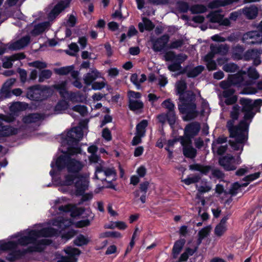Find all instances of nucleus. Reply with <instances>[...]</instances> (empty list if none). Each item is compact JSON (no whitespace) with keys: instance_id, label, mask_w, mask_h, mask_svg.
<instances>
[{"instance_id":"nucleus-1","label":"nucleus","mask_w":262,"mask_h":262,"mask_svg":"<svg viewBox=\"0 0 262 262\" xmlns=\"http://www.w3.org/2000/svg\"><path fill=\"white\" fill-rule=\"evenodd\" d=\"M181 103L178 104L179 110L185 115L184 121H190L197 117L199 112L196 110V96L192 91H187L184 95L179 97Z\"/></svg>"},{"instance_id":"nucleus-2","label":"nucleus","mask_w":262,"mask_h":262,"mask_svg":"<svg viewBox=\"0 0 262 262\" xmlns=\"http://www.w3.org/2000/svg\"><path fill=\"white\" fill-rule=\"evenodd\" d=\"M59 233L58 229L53 227H46L40 230L31 229L28 231L27 235L20 237L17 242L18 245L25 246L29 244L35 243L38 238L57 237Z\"/></svg>"},{"instance_id":"nucleus-3","label":"nucleus","mask_w":262,"mask_h":262,"mask_svg":"<svg viewBox=\"0 0 262 262\" xmlns=\"http://www.w3.org/2000/svg\"><path fill=\"white\" fill-rule=\"evenodd\" d=\"M51 96L50 89L47 86L42 88L40 84L28 87L26 95V97L30 100L37 102L46 100Z\"/></svg>"},{"instance_id":"nucleus-4","label":"nucleus","mask_w":262,"mask_h":262,"mask_svg":"<svg viewBox=\"0 0 262 262\" xmlns=\"http://www.w3.org/2000/svg\"><path fill=\"white\" fill-rule=\"evenodd\" d=\"M166 61H172L173 63L168 66L167 68L170 72H177L181 68V64L187 58V56L183 53L176 54L174 51H169L164 55Z\"/></svg>"},{"instance_id":"nucleus-5","label":"nucleus","mask_w":262,"mask_h":262,"mask_svg":"<svg viewBox=\"0 0 262 262\" xmlns=\"http://www.w3.org/2000/svg\"><path fill=\"white\" fill-rule=\"evenodd\" d=\"M242 41L247 45H260L262 43V33L258 30L247 32L243 35Z\"/></svg>"},{"instance_id":"nucleus-6","label":"nucleus","mask_w":262,"mask_h":262,"mask_svg":"<svg viewBox=\"0 0 262 262\" xmlns=\"http://www.w3.org/2000/svg\"><path fill=\"white\" fill-rule=\"evenodd\" d=\"M170 36L167 34H164L157 38L152 39L151 41L152 50L156 52L167 50L168 42Z\"/></svg>"},{"instance_id":"nucleus-7","label":"nucleus","mask_w":262,"mask_h":262,"mask_svg":"<svg viewBox=\"0 0 262 262\" xmlns=\"http://www.w3.org/2000/svg\"><path fill=\"white\" fill-rule=\"evenodd\" d=\"M54 88L59 93L60 97L63 99H68L72 102L76 101L77 95L76 93L69 92L66 88V82H62L60 83L55 84Z\"/></svg>"},{"instance_id":"nucleus-8","label":"nucleus","mask_w":262,"mask_h":262,"mask_svg":"<svg viewBox=\"0 0 262 262\" xmlns=\"http://www.w3.org/2000/svg\"><path fill=\"white\" fill-rule=\"evenodd\" d=\"M83 135V132L81 129L74 127L67 132L63 139L66 141H68L70 144H79Z\"/></svg>"},{"instance_id":"nucleus-9","label":"nucleus","mask_w":262,"mask_h":262,"mask_svg":"<svg viewBox=\"0 0 262 262\" xmlns=\"http://www.w3.org/2000/svg\"><path fill=\"white\" fill-rule=\"evenodd\" d=\"M201 129V125L199 122L194 121L186 125L184 133L186 138L190 141V138H193L197 136Z\"/></svg>"},{"instance_id":"nucleus-10","label":"nucleus","mask_w":262,"mask_h":262,"mask_svg":"<svg viewBox=\"0 0 262 262\" xmlns=\"http://www.w3.org/2000/svg\"><path fill=\"white\" fill-rule=\"evenodd\" d=\"M71 157L67 154L60 155L57 158L55 163L52 162L51 167L54 168L55 167L58 171H61L65 168H67L68 164L70 160Z\"/></svg>"},{"instance_id":"nucleus-11","label":"nucleus","mask_w":262,"mask_h":262,"mask_svg":"<svg viewBox=\"0 0 262 262\" xmlns=\"http://www.w3.org/2000/svg\"><path fill=\"white\" fill-rule=\"evenodd\" d=\"M89 182L86 180L85 177L83 175L80 174L74 183L75 187V193L77 196H80L88 188Z\"/></svg>"},{"instance_id":"nucleus-12","label":"nucleus","mask_w":262,"mask_h":262,"mask_svg":"<svg viewBox=\"0 0 262 262\" xmlns=\"http://www.w3.org/2000/svg\"><path fill=\"white\" fill-rule=\"evenodd\" d=\"M234 160V157L228 155L220 157L219 159V164L225 171H232L236 169V166L232 164L231 162Z\"/></svg>"},{"instance_id":"nucleus-13","label":"nucleus","mask_w":262,"mask_h":262,"mask_svg":"<svg viewBox=\"0 0 262 262\" xmlns=\"http://www.w3.org/2000/svg\"><path fill=\"white\" fill-rule=\"evenodd\" d=\"M235 120H229L227 122V127L230 133V137H236L238 136L237 140L239 142L242 141L243 139L244 132H239L240 127L237 125H234Z\"/></svg>"},{"instance_id":"nucleus-14","label":"nucleus","mask_w":262,"mask_h":262,"mask_svg":"<svg viewBox=\"0 0 262 262\" xmlns=\"http://www.w3.org/2000/svg\"><path fill=\"white\" fill-rule=\"evenodd\" d=\"M101 173H103V176L105 177H110L112 175L116 176V171L114 167L106 168L99 165L96 167L94 178L97 180H101L102 181L106 180L105 178L100 179L98 177V174Z\"/></svg>"},{"instance_id":"nucleus-15","label":"nucleus","mask_w":262,"mask_h":262,"mask_svg":"<svg viewBox=\"0 0 262 262\" xmlns=\"http://www.w3.org/2000/svg\"><path fill=\"white\" fill-rule=\"evenodd\" d=\"M69 6L63 0L59 1L52 8L48 14L50 20L55 19L58 15Z\"/></svg>"},{"instance_id":"nucleus-16","label":"nucleus","mask_w":262,"mask_h":262,"mask_svg":"<svg viewBox=\"0 0 262 262\" xmlns=\"http://www.w3.org/2000/svg\"><path fill=\"white\" fill-rule=\"evenodd\" d=\"M83 167V164L81 162L71 157L67 169L69 173L80 174L79 172L82 170Z\"/></svg>"},{"instance_id":"nucleus-17","label":"nucleus","mask_w":262,"mask_h":262,"mask_svg":"<svg viewBox=\"0 0 262 262\" xmlns=\"http://www.w3.org/2000/svg\"><path fill=\"white\" fill-rule=\"evenodd\" d=\"M30 42V37L26 35L12 43L9 47L10 50H17L22 49L27 46Z\"/></svg>"},{"instance_id":"nucleus-18","label":"nucleus","mask_w":262,"mask_h":262,"mask_svg":"<svg viewBox=\"0 0 262 262\" xmlns=\"http://www.w3.org/2000/svg\"><path fill=\"white\" fill-rule=\"evenodd\" d=\"M242 14H243L246 18L252 20L257 16L258 10L255 5H251L249 7H245L241 9Z\"/></svg>"},{"instance_id":"nucleus-19","label":"nucleus","mask_w":262,"mask_h":262,"mask_svg":"<svg viewBox=\"0 0 262 262\" xmlns=\"http://www.w3.org/2000/svg\"><path fill=\"white\" fill-rule=\"evenodd\" d=\"M68 145L67 150H62L61 152L63 154H67L72 158V156L77 155L78 154H82V149L81 146H79V144H70L68 141H66Z\"/></svg>"},{"instance_id":"nucleus-20","label":"nucleus","mask_w":262,"mask_h":262,"mask_svg":"<svg viewBox=\"0 0 262 262\" xmlns=\"http://www.w3.org/2000/svg\"><path fill=\"white\" fill-rule=\"evenodd\" d=\"M144 106V103L141 100L128 99V106L129 109L136 114L141 113Z\"/></svg>"},{"instance_id":"nucleus-21","label":"nucleus","mask_w":262,"mask_h":262,"mask_svg":"<svg viewBox=\"0 0 262 262\" xmlns=\"http://www.w3.org/2000/svg\"><path fill=\"white\" fill-rule=\"evenodd\" d=\"M246 75V72L240 70L236 74L229 75L228 80H230L233 85H241L244 82V76Z\"/></svg>"},{"instance_id":"nucleus-22","label":"nucleus","mask_w":262,"mask_h":262,"mask_svg":"<svg viewBox=\"0 0 262 262\" xmlns=\"http://www.w3.org/2000/svg\"><path fill=\"white\" fill-rule=\"evenodd\" d=\"M239 0H213L208 4V7L210 9H215L221 7H225L231 5L234 3H237Z\"/></svg>"},{"instance_id":"nucleus-23","label":"nucleus","mask_w":262,"mask_h":262,"mask_svg":"<svg viewBox=\"0 0 262 262\" xmlns=\"http://www.w3.org/2000/svg\"><path fill=\"white\" fill-rule=\"evenodd\" d=\"M15 81L16 80L14 78H10L4 82L0 91V100L3 99L2 96V94L5 95V98H8L10 97V92L9 89L14 84Z\"/></svg>"},{"instance_id":"nucleus-24","label":"nucleus","mask_w":262,"mask_h":262,"mask_svg":"<svg viewBox=\"0 0 262 262\" xmlns=\"http://www.w3.org/2000/svg\"><path fill=\"white\" fill-rule=\"evenodd\" d=\"M17 128L10 125H3L0 128V138L8 137L12 135H15L18 133Z\"/></svg>"},{"instance_id":"nucleus-25","label":"nucleus","mask_w":262,"mask_h":262,"mask_svg":"<svg viewBox=\"0 0 262 262\" xmlns=\"http://www.w3.org/2000/svg\"><path fill=\"white\" fill-rule=\"evenodd\" d=\"M189 168L191 170L198 171L203 175H207L211 170V166L210 165H204L199 163L190 165Z\"/></svg>"},{"instance_id":"nucleus-26","label":"nucleus","mask_w":262,"mask_h":262,"mask_svg":"<svg viewBox=\"0 0 262 262\" xmlns=\"http://www.w3.org/2000/svg\"><path fill=\"white\" fill-rule=\"evenodd\" d=\"M100 73L96 70H93L90 72L86 73L83 80L85 84L90 85L92 82L99 76Z\"/></svg>"},{"instance_id":"nucleus-27","label":"nucleus","mask_w":262,"mask_h":262,"mask_svg":"<svg viewBox=\"0 0 262 262\" xmlns=\"http://www.w3.org/2000/svg\"><path fill=\"white\" fill-rule=\"evenodd\" d=\"M25 255V252L20 250H13L8 253L6 256V259L9 262H14L16 260L20 259Z\"/></svg>"},{"instance_id":"nucleus-28","label":"nucleus","mask_w":262,"mask_h":262,"mask_svg":"<svg viewBox=\"0 0 262 262\" xmlns=\"http://www.w3.org/2000/svg\"><path fill=\"white\" fill-rule=\"evenodd\" d=\"M43 119V116L39 113H32L24 117L23 120L25 123H36Z\"/></svg>"},{"instance_id":"nucleus-29","label":"nucleus","mask_w":262,"mask_h":262,"mask_svg":"<svg viewBox=\"0 0 262 262\" xmlns=\"http://www.w3.org/2000/svg\"><path fill=\"white\" fill-rule=\"evenodd\" d=\"M222 12L221 10L212 11L207 15V17L209 18L211 23L219 24L222 20V18L224 17V15L221 14Z\"/></svg>"},{"instance_id":"nucleus-30","label":"nucleus","mask_w":262,"mask_h":262,"mask_svg":"<svg viewBox=\"0 0 262 262\" xmlns=\"http://www.w3.org/2000/svg\"><path fill=\"white\" fill-rule=\"evenodd\" d=\"M185 239L183 238L177 241L174 243L172 250L173 258H176L178 255L180 254L185 244Z\"/></svg>"},{"instance_id":"nucleus-31","label":"nucleus","mask_w":262,"mask_h":262,"mask_svg":"<svg viewBox=\"0 0 262 262\" xmlns=\"http://www.w3.org/2000/svg\"><path fill=\"white\" fill-rule=\"evenodd\" d=\"M69 107V103L63 98L57 102L54 108V111L56 114H61L62 111L67 110Z\"/></svg>"},{"instance_id":"nucleus-32","label":"nucleus","mask_w":262,"mask_h":262,"mask_svg":"<svg viewBox=\"0 0 262 262\" xmlns=\"http://www.w3.org/2000/svg\"><path fill=\"white\" fill-rule=\"evenodd\" d=\"M18 246L17 241L0 242V250L1 251L13 250Z\"/></svg>"},{"instance_id":"nucleus-33","label":"nucleus","mask_w":262,"mask_h":262,"mask_svg":"<svg viewBox=\"0 0 262 262\" xmlns=\"http://www.w3.org/2000/svg\"><path fill=\"white\" fill-rule=\"evenodd\" d=\"M239 102V104L242 106L241 110L242 112L253 111V105H252V100L251 99L241 98Z\"/></svg>"},{"instance_id":"nucleus-34","label":"nucleus","mask_w":262,"mask_h":262,"mask_svg":"<svg viewBox=\"0 0 262 262\" xmlns=\"http://www.w3.org/2000/svg\"><path fill=\"white\" fill-rule=\"evenodd\" d=\"M183 154L186 158L193 159L196 156L197 150L193 147L192 145H189V146L183 147Z\"/></svg>"},{"instance_id":"nucleus-35","label":"nucleus","mask_w":262,"mask_h":262,"mask_svg":"<svg viewBox=\"0 0 262 262\" xmlns=\"http://www.w3.org/2000/svg\"><path fill=\"white\" fill-rule=\"evenodd\" d=\"M148 123L147 120H142L136 125V134L140 136H144L146 132V128Z\"/></svg>"},{"instance_id":"nucleus-36","label":"nucleus","mask_w":262,"mask_h":262,"mask_svg":"<svg viewBox=\"0 0 262 262\" xmlns=\"http://www.w3.org/2000/svg\"><path fill=\"white\" fill-rule=\"evenodd\" d=\"M80 174H77L74 173H69L64 176V180L63 182V184L65 186H71L77 179Z\"/></svg>"},{"instance_id":"nucleus-37","label":"nucleus","mask_w":262,"mask_h":262,"mask_svg":"<svg viewBox=\"0 0 262 262\" xmlns=\"http://www.w3.org/2000/svg\"><path fill=\"white\" fill-rule=\"evenodd\" d=\"M204 70L203 66H198L192 69L189 68L187 72V77L188 78H195L200 74Z\"/></svg>"},{"instance_id":"nucleus-38","label":"nucleus","mask_w":262,"mask_h":262,"mask_svg":"<svg viewBox=\"0 0 262 262\" xmlns=\"http://www.w3.org/2000/svg\"><path fill=\"white\" fill-rule=\"evenodd\" d=\"M90 241V240L88 237L80 234L74 240V244L77 246L81 247L88 245Z\"/></svg>"},{"instance_id":"nucleus-39","label":"nucleus","mask_w":262,"mask_h":262,"mask_svg":"<svg viewBox=\"0 0 262 262\" xmlns=\"http://www.w3.org/2000/svg\"><path fill=\"white\" fill-rule=\"evenodd\" d=\"M243 139H242V141L239 142L237 140V139L238 138V136L236 137H231L232 138L235 139V141L229 140V144L231 146V147L236 151H237L239 149V144H243L245 141H246L248 139V136L245 135L244 133H243Z\"/></svg>"},{"instance_id":"nucleus-40","label":"nucleus","mask_w":262,"mask_h":262,"mask_svg":"<svg viewBox=\"0 0 262 262\" xmlns=\"http://www.w3.org/2000/svg\"><path fill=\"white\" fill-rule=\"evenodd\" d=\"M187 88V84L185 81H179L176 84L177 94L178 95L179 97L182 96L186 92Z\"/></svg>"},{"instance_id":"nucleus-41","label":"nucleus","mask_w":262,"mask_h":262,"mask_svg":"<svg viewBox=\"0 0 262 262\" xmlns=\"http://www.w3.org/2000/svg\"><path fill=\"white\" fill-rule=\"evenodd\" d=\"M258 54H260V52L257 50H248L244 54V60L246 61L253 60Z\"/></svg>"},{"instance_id":"nucleus-42","label":"nucleus","mask_w":262,"mask_h":262,"mask_svg":"<svg viewBox=\"0 0 262 262\" xmlns=\"http://www.w3.org/2000/svg\"><path fill=\"white\" fill-rule=\"evenodd\" d=\"M192 14L203 13L207 11V8L203 5L195 4L190 8Z\"/></svg>"},{"instance_id":"nucleus-43","label":"nucleus","mask_w":262,"mask_h":262,"mask_svg":"<svg viewBox=\"0 0 262 262\" xmlns=\"http://www.w3.org/2000/svg\"><path fill=\"white\" fill-rule=\"evenodd\" d=\"M257 90H262V80L257 82V88L253 87L245 88L244 89V94H255L257 92Z\"/></svg>"},{"instance_id":"nucleus-44","label":"nucleus","mask_w":262,"mask_h":262,"mask_svg":"<svg viewBox=\"0 0 262 262\" xmlns=\"http://www.w3.org/2000/svg\"><path fill=\"white\" fill-rule=\"evenodd\" d=\"M74 69V66L63 67L55 70V73L59 75H67L70 73Z\"/></svg>"},{"instance_id":"nucleus-45","label":"nucleus","mask_w":262,"mask_h":262,"mask_svg":"<svg viewBox=\"0 0 262 262\" xmlns=\"http://www.w3.org/2000/svg\"><path fill=\"white\" fill-rule=\"evenodd\" d=\"M47 26V23H39L35 26L32 32L35 35H39L45 31Z\"/></svg>"},{"instance_id":"nucleus-46","label":"nucleus","mask_w":262,"mask_h":262,"mask_svg":"<svg viewBox=\"0 0 262 262\" xmlns=\"http://www.w3.org/2000/svg\"><path fill=\"white\" fill-rule=\"evenodd\" d=\"M52 74V72L50 70H42L39 74L38 82H42L45 79H49Z\"/></svg>"},{"instance_id":"nucleus-47","label":"nucleus","mask_w":262,"mask_h":262,"mask_svg":"<svg viewBox=\"0 0 262 262\" xmlns=\"http://www.w3.org/2000/svg\"><path fill=\"white\" fill-rule=\"evenodd\" d=\"M223 69L226 72H235L239 71V67L236 64L233 62L225 64L223 66Z\"/></svg>"},{"instance_id":"nucleus-48","label":"nucleus","mask_w":262,"mask_h":262,"mask_svg":"<svg viewBox=\"0 0 262 262\" xmlns=\"http://www.w3.org/2000/svg\"><path fill=\"white\" fill-rule=\"evenodd\" d=\"M64 251L66 254L71 257H74L75 256H78L81 253V251L79 249L72 248L71 247H68L64 250Z\"/></svg>"},{"instance_id":"nucleus-49","label":"nucleus","mask_w":262,"mask_h":262,"mask_svg":"<svg viewBox=\"0 0 262 262\" xmlns=\"http://www.w3.org/2000/svg\"><path fill=\"white\" fill-rule=\"evenodd\" d=\"M201 177L199 174H195L191 177H187L183 180V182L187 185H189L191 184L196 183L200 181Z\"/></svg>"},{"instance_id":"nucleus-50","label":"nucleus","mask_w":262,"mask_h":262,"mask_svg":"<svg viewBox=\"0 0 262 262\" xmlns=\"http://www.w3.org/2000/svg\"><path fill=\"white\" fill-rule=\"evenodd\" d=\"M247 74L249 78L253 80H256L259 77V75L256 69L252 67L248 69Z\"/></svg>"},{"instance_id":"nucleus-51","label":"nucleus","mask_w":262,"mask_h":262,"mask_svg":"<svg viewBox=\"0 0 262 262\" xmlns=\"http://www.w3.org/2000/svg\"><path fill=\"white\" fill-rule=\"evenodd\" d=\"M167 115V121L171 128L173 127L176 121V115L174 111L167 112L166 113Z\"/></svg>"},{"instance_id":"nucleus-52","label":"nucleus","mask_w":262,"mask_h":262,"mask_svg":"<svg viewBox=\"0 0 262 262\" xmlns=\"http://www.w3.org/2000/svg\"><path fill=\"white\" fill-rule=\"evenodd\" d=\"M72 110L79 113L82 116H84L88 113V108L84 105H76L72 107Z\"/></svg>"},{"instance_id":"nucleus-53","label":"nucleus","mask_w":262,"mask_h":262,"mask_svg":"<svg viewBox=\"0 0 262 262\" xmlns=\"http://www.w3.org/2000/svg\"><path fill=\"white\" fill-rule=\"evenodd\" d=\"M184 44V41L183 39H179L171 42L169 44H168V49H177L179 48H181Z\"/></svg>"},{"instance_id":"nucleus-54","label":"nucleus","mask_w":262,"mask_h":262,"mask_svg":"<svg viewBox=\"0 0 262 262\" xmlns=\"http://www.w3.org/2000/svg\"><path fill=\"white\" fill-rule=\"evenodd\" d=\"M227 138L224 136H219L217 139L213 141L212 145H211V149L212 152H214L215 151V147L216 144H223L227 142Z\"/></svg>"},{"instance_id":"nucleus-55","label":"nucleus","mask_w":262,"mask_h":262,"mask_svg":"<svg viewBox=\"0 0 262 262\" xmlns=\"http://www.w3.org/2000/svg\"><path fill=\"white\" fill-rule=\"evenodd\" d=\"M101 237L121 238L122 237V234L120 232L118 231H106L101 234Z\"/></svg>"},{"instance_id":"nucleus-56","label":"nucleus","mask_w":262,"mask_h":262,"mask_svg":"<svg viewBox=\"0 0 262 262\" xmlns=\"http://www.w3.org/2000/svg\"><path fill=\"white\" fill-rule=\"evenodd\" d=\"M226 226L217 224L214 229V233L217 236H221L226 232Z\"/></svg>"},{"instance_id":"nucleus-57","label":"nucleus","mask_w":262,"mask_h":262,"mask_svg":"<svg viewBox=\"0 0 262 262\" xmlns=\"http://www.w3.org/2000/svg\"><path fill=\"white\" fill-rule=\"evenodd\" d=\"M142 21L145 25L146 30L150 31L154 29L155 26L149 18L147 17H143L142 18Z\"/></svg>"},{"instance_id":"nucleus-58","label":"nucleus","mask_w":262,"mask_h":262,"mask_svg":"<svg viewBox=\"0 0 262 262\" xmlns=\"http://www.w3.org/2000/svg\"><path fill=\"white\" fill-rule=\"evenodd\" d=\"M210 230L211 227L210 226H206L199 231L198 236H200L203 238H205L209 234Z\"/></svg>"},{"instance_id":"nucleus-59","label":"nucleus","mask_w":262,"mask_h":262,"mask_svg":"<svg viewBox=\"0 0 262 262\" xmlns=\"http://www.w3.org/2000/svg\"><path fill=\"white\" fill-rule=\"evenodd\" d=\"M260 175V172H255L252 174H249L245 176L243 179V181L250 182L254 180H255L259 178Z\"/></svg>"},{"instance_id":"nucleus-60","label":"nucleus","mask_w":262,"mask_h":262,"mask_svg":"<svg viewBox=\"0 0 262 262\" xmlns=\"http://www.w3.org/2000/svg\"><path fill=\"white\" fill-rule=\"evenodd\" d=\"M178 8L179 10L182 13H186L189 9L190 10L188 4L185 2H179Z\"/></svg>"},{"instance_id":"nucleus-61","label":"nucleus","mask_w":262,"mask_h":262,"mask_svg":"<svg viewBox=\"0 0 262 262\" xmlns=\"http://www.w3.org/2000/svg\"><path fill=\"white\" fill-rule=\"evenodd\" d=\"M233 50L234 54L238 58L241 59L242 58V54L245 50L244 47L240 45H237L233 48Z\"/></svg>"},{"instance_id":"nucleus-62","label":"nucleus","mask_w":262,"mask_h":262,"mask_svg":"<svg viewBox=\"0 0 262 262\" xmlns=\"http://www.w3.org/2000/svg\"><path fill=\"white\" fill-rule=\"evenodd\" d=\"M162 105L163 107L168 109L167 112L174 111V104L169 99H166L164 100Z\"/></svg>"},{"instance_id":"nucleus-63","label":"nucleus","mask_w":262,"mask_h":262,"mask_svg":"<svg viewBox=\"0 0 262 262\" xmlns=\"http://www.w3.org/2000/svg\"><path fill=\"white\" fill-rule=\"evenodd\" d=\"M80 196H82V197H81L80 200L79 201V202H78V205H81L84 202L91 200L93 197V195L92 192L86 193H84V192L83 193V194L81 195Z\"/></svg>"},{"instance_id":"nucleus-64","label":"nucleus","mask_w":262,"mask_h":262,"mask_svg":"<svg viewBox=\"0 0 262 262\" xmlns=\"http://www.w3.org/2000/svg\"><path fill=\"white\" fill-rule=\"evenodd\" d=\"M102 137L107 141H110L112 139L111 132L107 127L102 130Z\"/></svg>"}]
</instances>
